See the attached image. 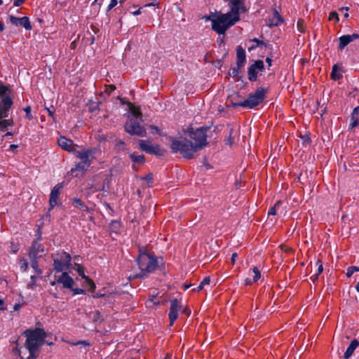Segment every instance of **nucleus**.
Masks as SVG:
<instances>
[{
    "instance_id": "49",
    "label": "nucleus",
    "mask_w": 359,
    "mask_h": 359,
    "mask_svg": "<svg viewBox=\"0 0 359 359\" xmlns=\"http://www.w3.org/2000/svg\"><path fill=\"white\" fill-rule=\"evenodd\" d=\"M115 88H116L114 85H109L107 86V90L109 91V93H111L115 90Z\"/></svg>"
},
{
    "instance_id": "20",
    "label": "nucleus",
    "mask_w": 359,
    "mask_h": 359,
    "mask_svg": "<svg viewBox=\"0 0 359 359\" xmlns=\"http://www.w3.org/2000/svg\"><path fill=\"white\" fill-rule=\"evenodd\" d=\"M283 22V19L276 9H274L271 16L267 19V25L270 27L278 26Z\"/></svg>"
},
{
    "instance_id": "37",
    "label": "nucleus",
    "mask_w": 359,
    "mask_h": 359,
    "mask_svg": "<svg viewBox=\"0 0 359 359\" xmlns=\"http://www.w3.org/2000/svg\"><path fill=\"white\" fill-rule=\"evenodd\" d=\"M337 69V67L336 65H334L332 67V77L334 80H337L341 76V75L340 74H337V72H336Z\"/></svg>"
},
{
    "instance_id": "33",
    "label": "nucleus",
    "mask_w": 359,
    "mask_h": 359,
    "mask_svg": "<svg viewBox=\"0 0 359 359\" xmlns=\"http://www.w3.org/2000/svg\"><path fill=\"white\" fill-rule=\"evenodd\" d=\"M31 259L32 267L34 269V271L37 273L41 274L42 272L40 270V269L39 267V264H38V261H37L38 259L35 258V259Z\"/></svg>"
},
{
    "instance_id": "48",
    "label": "nucleus",
    "mask_w": 359,
    "mask_h": 359,
    "mask_svg": "<svg viewBox=\"0 0 359 359\" xmlns=\"http://www.w3.org/2000/svg\"><path fill=\"white\" fill-rule=\"evenodd\" d=\"M237 257H238V255L236 252H234L231 255V260L232 264H235Z\"/></svg>"
},
{
    "instance_id": "21",
    "label": "nucleus",
    "mask_w": 359,
    "mask_h": 359,
    "mask_svg": "<svg viewBox=\"0 0 359 359\" xmlns=\"http://www.w3.org/2000/svg\"><path fill=\"white\" fill-rule=\"evenodd\" d=\"M236 65L239 67H243L245 62V52L241 46H238L236 49Z\"/></svg>"
},
{
    "instance_id": "22",
    "label": "nucleus",
    "mask_w": 359,
    "mask_h": 359,
    "mask_svg": "<svg viewBox=\"0 0 359 359\" xmlns=\"http://www.w3.org/2000/svg\"><path fill=\"white\" fill-rule=\"evenodd\" d=\"M359 346V341L356 339H354L351 341V344L348 346L346 351H345L344 354V359H348L352 354L353 353L354 351Z\"/></svg>"
},
{
    "instance_id": "43",
    "label": "nucleus",
    "mask_w": 359,
    "mask_h": 359,
    "mask_svg": "<svg viewBox=\"0 0 359 359\" xmlns=\"http://www.w3.org/2000/svg\"><path fill=\"white\" fill-rule=\"evenodd\" d=\"M118 4L117 0H111L109 4L108 5L107 11L111 10L113 8H114Z\"/></svg>"
},
{
    "instance_id": "1",
    "label": "nucleus",
    "mask_w": 359,
    "mask_h": 359,
    "mask_svg": "<svg viewBox=\"0 0 359 359\" xmlns=\"http://www.w3.org/2000/svg\"><path fill=\"white\" fill-rule=\"evenodd\" d=\"M23 334L27 337L25 343V348L18 346L15 351L20 359H35L38 356L39 348L44 343L46 337V332L40 328L27 330Z\"/></svg>"
},
{
    "instance_id": "35",
    "label": "nucleus",
    "mask_w": 359,
    "mask_h": 359,
    "mask_svg": "<svg viewBox=\"0 0 359 359\" xmlns=\"http://www.w3.org/2000/svg\"><path fill=\"white\" fill-rule=\"evenodd\" d=\"M281 204V202L280 201H278L275 205L271 207L268 212L269 215H276V208Z\"/></svg>"
},
{
    "instance_id": "25",
    "label": "nucleus",
    "mask_w": 359,
    "mask_h": 359,
    "mask_svg": "<svg viewBox=\"0 0 359 359\" xmlns=\"http://www.w3.org/2000/svg\"><path fill=\"white\" fill-rule=\"evenodd\" d=\"M77 155L76 156L81 160V161L84 163H90V161L89 158L90 155H91L93 152L92 150L88 149L84 150L83 151H76Z\"/></svg>"
},
{
    "instance_id": "38",
    "label": "nucleus",
    "mask_w": 359,
    "mask_h": 359,
    "mask_svg": "<svg viewBox=\"0 0 359 359\" xmlns=\"http://www.w3.org/2000/svg\"><path fill=\"white\" fill-rule=\"evenodd\" d=\"M339 15L337 12H331L329 15V20H334L336 22H339Z\"/></svg>"
},
{
    "instance_id": "5",
    "label": "nucleus",
    "mask_w": 359,
    "mask_h": 359,
    "mask_svg": "<svg viewBox=\"0 0 359 359\" xmlns=\"http://www.w3.org/2000/svg\"><path fill=\"white\" fill-rule=\"evenodd\" d=\"M172 151L173 153L180 152L184 158H190L193 157L194 154L197 151L194 144L186 139L172 140Z\"/></svg>"
},
{
    "instance_id": "7",
    "label": "nucleus",
    "mask_w": 359,
    "mask_h": 359,
    "mask_svg": "<svg viewBox=\"0 0 359 359\" xmlns=\"http://www.w3.org/2000/svg\"><path fill=\"white\" fill-rule=\"evenodd\" d=\"M266 91L263 88H258L255 93L250 95L248 99L237 104L239 107L253 108L259 104L265 98Z\"/></svg>"
},
{
    "instance_id": "9",
    "label": "nucleus",
    "mask_w": 359,
    "mask_h": 359,
    "mask_svg": "<svg viewBox=\"0 0 359 359\" xmlns=\"http://www.w3.org/2000/svg\"><path fill=\"white\" fill-rule=\"evenodd\" d=\"M139 146L142 151L148 154L158 156H162L163 154V150L161 149L158 144H152L149 140H139Z\"/></svg>"
},
{
    "instance_id": "50",
    "label": "nucleus",
    "mask_w": 359,
    "mask_h": 359,
    "mask_svg": "<svg viewBox=\"0 0 359 359\" xmlns=\"http://www.w3.org/2000/svg\"><path fill=\"white\" fill-rule=\"evenodd\" d=\"M158 3L151 2V3L147 4L146 5H144V7L155 6H158Z\"/></svg>"
},
{
    "instance_id": "32",
    "label": "nucleus",
    "mask_w": 359,
    "mask_h": 359,
    "mask_svg": "<svg viewBox=\"0 0 359 359\" xmlns=\"http://www.w3.org/2000/svg\"><path fill=\"white\" fill-rule=\"evenodd\" d=\"M92 320L95 323H100L103 320V318L100 313L97 311L93 313Z\"/></svg>"
},
{
    "instance_id": "47",
    "label": "nucleus",
    "mask_w": 359,
    "mask_h": 359,
    "mask_svg": "<svg viewBox=\"0 0 359 359\" xmlns=\"http://www.w3.org/2000/svg\"><path fill=\"white\" fill-rule=\"evenodd\" d=\"M215 18H216V15H207V16L204 17L205 21H211L212 23V20H214Z\"/></svg>"
},
{
    "instance_id": "19",
    "label": "nucleus",
    "mask_w": 359,
    "mask_h": 359,
    "mask_svg": "<svg viewBox=\"0 0 359 359\" xmlns=\"http://www.w3.org/2000/svg\"><path fill=\"white\" fill-rule=\"evenodd\" d=\"M261 278V272L256 266L253 267L248 273V276L245 279L246 285H251L257 282Z\"/></svg>"
},
{
    "instance_id": "55",
    "label": "nucleus",
    "mask_w": 359,
    "mask_h": 359,
    "mask_svg": "<svg viewBox=\"0 0 359 359\" xmlns=\"http://www.w3.org/2000/svg\"><path fill=\"white\" fill-rule=\"evenodd\" d=\"M47 111H48V113L49 116H52V117H53V116L54 111H52V110H50V109H47Z\"/></svg>"
},
{
    "instance_id": "17",
    "label": "nucleus",
    "mask_w": 359,
    "mask_h": 359,
    "mask_svg": "<svg viewBox=\"0 0 359 359\" xmlns=\"http://www.w3.org/2000/svg\"><path fill=\"white\" fill-rule=\"evenodd\" d=\"M58 283L62 285L64 288L72 289L74 286V281L72 278L69 276L67 272H62L57 280Z\"/></svg>"
},
{
    "instance_id": "41",
    "label": "nucleus",
    "mask_w": 359,
    "mask_h": 359,
    "mask_svg": "<svg viewBox=\"0 0 359 359\" xmlns=\"http://www.w3.org/2000/svg\"><path fill=\"white\" fill-rule=\"evenodd\" d=\"M73 204L76 207L82 208L83 206V203L81 201L80 198H75L73 199Z\"/></svg>"
},
{
    "instance_id": "16",
    "label": "nucleus",
    "mask_w": 359,
    "mask_h": 359,
    "mask_svg": "<svg viewBox=\"0 0 359 359\" xmlns=\"http://www.w3.org/2000/svg\"><path fill=\"white\" fill-rule=\"evenodd\" d=\"M359 39V34L354 33L352 34L342 35L339 38V46L338 49L342 50L345 47L348 45L351 42Z\"/></svg>"
},
{
    "instance_id": "46",
    "label": "nucleus",
    "mask_w": 359,
    "mask_h": 359,
    "mask_svg": "<svg viewBox=\"0 0 359 359\" xmlns=\"http://www.w3.org/2000/svg\"><path fill=\"white\" fill-rule=\"evenodd\" d=\"M144 180L149 184H151L152 182V180H153V176L151 174H149L147 175Z\"/></svg>"
},
{
    "instance_id": "13",
    "label": "nucleus",
    "mask_w": 359,
    "mask_h": 359,
    "mask_svg": "<svg viewBox=\"0 0 359 359\" xmlns=\"http://www.w3.org/2000/svg\"><path fill=\"white\" fill-rule=\"evenodd\" d=\"M10 22L15 26H22L26 30H31L32 29L31 22L28 17L18 18L13 15L10 16Z\"/></svg>"
},
{
    "instance_id": "26",
    "label": "nucleus",
    "mask_w": 359,
    "mask_h": 359,
    "mask_svg": "<svg viewBox=\"0 0 359 359\" xmlns=\"http://www.w3.org/2000/svg\"><path fill=\"white\" fill-rule=\"evenodd\" d=\"M210 282V279L209 277L205 278L197 287L192 288L191 292H199L203 290L204 286L206 285H209Z\"/></svg>"
},
{
    "instance_id": "60",
    "label": "nucleus",
    "mask_w": 359,
    "mask_h": 359,
    "mask_svg": "<svg viewBox=\"0 0 359 359\" xmlns=\"http://www.w3.org/2000/svg\"><path fill=\"white\" fill-rule=\"evenodd\" d=\"M266 62L269 64V66H271V59L269 58V57H267L266 59Z\"/></svg>"
},
{
    "instance_id": "4",
    "label": "nucleus",
    "mask_w": 359,
    "mask_h": 359,
    "mask_svg": "<svg viewBox=\"0 0 359 359\" xmlns=\"http://www.w3.org/2000/svg\"><path fill=\"white\" fill-rule=\"evenodd\" d=\"M240 20V16L229 11L216 15L212 20V29L218 34H224L226 31Z\"/></svg>"
},
{
    "instance_id": "14",
    "label": "nucleus",
    "mask_w": 359,
    "mask_h": 359,
    "mask_svg": "<svg viewBox=\"0 0 359 359\" xmlns=\"http://www.w3.org/2000/svg\"><path fill=\"white\" fill-rule=\"evenodd\" d=\"M62 187L63 186L62 184H57L52 189L49 197V210H52L55 205L58 204V197Z\"/></svg>"
},
{
    "instance_id": "12",
    "label": "nucleus",
    "mask_w": 359,
    "mask_h": 359,
    "mask_svg": "<svg viewBox=\"0 0 359 359\" xmlns=\"http://www.w3.org/2000/svg\"><path fill=\"white\" fill-rule=\"evenodd\" d=\"M229 6L231 9L230 11L238 16H240L241 13L248 11L245 5V0H229Z\"/></svg>"
},
{
    "instance_id": "64",
    "label": "nucleus",
    "mask_w": 359,
    "mask_h": 359,
    "mask_svg": "<svg viewBox=\"0 0 359 359\" xmlns=\"http://www.w3.org/2000/svg\"><path fill=\"white\" fill-rule=\"evenodd\" d=\"M355 289H356L357 292H359V282L356 284Z\"/></svg>"
},
{
    "instance_id": "29",
    "label": "nucleus",
    "mask_w": 359,
    "mask_h": 359,
    "mask_svg": "<svg viewBox=\"0 0 359 359\" xmlns=\"http://www.w3.org/2000/svg\"><path fill=\"white\" fill-rule=\"evenodd\" d=\"M243 67L236 66L233 68H231L229 72V74L230 76L236 78L238 76L240 70Z\"/></svg>"
},
{
    "instance_id": "11",
    "label": "nucleus",
    "mask_w": 359,
    "mask_h": 359,
    "mask_svg": "<svg viewBox=\"0 0 359 359\" xmlns=\"http://www.w3.org/2000/svg\"><path fill=\"white\" fill-rule=\"evenodd\" d=\"M264 68V64L262 60H257L248 68V79L250 81H255L257 79L258 73Z\"/></svg>"
},
{
    "instance_id": "44",
    "label": "nucleus",
    "mask_w": 359,
    "mask_h": 359,
    "mask_svg": "<svg viewBox=\"0 0 359 359\" xmlns=\"http://www.w3.org/2000/svg\"><path fill=\"white\" fill-rule=\"evenodd\" d=\"M191 285V284L183 283L178 287V289L185 291L188 290Z\"/></svg>"
},
{
    "instance_id": "27",
    "label": "nucleus",
    "mask_w": 359,
    "mask_h": 359,
    "mask_svg": "<svg viewBox=\"0 0 359 359\" xmlns=\"http://www.w3.org/2000/svg\"><path fill=\"white\" fill-rule=\"evenodd\" d=\"M90 163H84L83 161H81L75 165V168H72V171H74V170L84 171V170H86L90 167Z\"/></svg>"
},
{
    "instance_id": "24",
    "label": "nucleus",
    "mask_w": 359,
    "mask_h": 359,
    "mask_svg": "<svg viewBox=\"0 0 359 359\" xmlns=\"http://www.w3.org/2000/svg\"><path fill=\"white\" fill-rule=\"evenodd\" d=\"M75 270L77 271V273H79V275L80 276H81L83 278H84L87 280V282L88 283V284L90 285V290H94L95 288V283L91 280H90L88 276H86L84 274V268L82 266H81L79 264H76V267H75Z\"/></svg>"
},
{
    "instance_id": "23",
    "label": "nucleus",
    "mask_w": 359,
    "mask_h": 359,
    "mask_svg": "<svg viewBox=\"0 0 359 359\" xmlns=\"http://www.w3.org/2000/svg\"><path fill=\"white\" fill-rule=\"evenodd\" d=\"M359 124V107L353 109L351 115L350 128L352 129Z\"/></svg>"
},
{
    "instance_id": "8",
    "label": "nucleus",
    "mask_w": 359,
    "mask_h": 359,
    "mask_svg": "<svg viewBox=\"0 0 359 359\" xmlns=\"http://www.w3.org/2000/svg\"><path fill=\"white\" fill-rule=\"evenodd\" d=\"M71 255L66 252H62L58 254V257L54 259L53 268L56 271L61 272L69 269L71 264Z\"/></svg>"
},
{
    "instance_id": "6",
    "label": "nucleus",
    "mask_w": 359,
    "mask_h": 359,
    "mask_svg": "<svg viewBox=\"0 0 359 359\" xmlns=\"http://www.w3.org/2000/svg\"><path fill=\"white\" fill-rule=\"evenodd\" d=\"M207 128H199L196 129L191 128L189 130L191 143L194 144L195 149L197 151L202 149L207 144L206 132Z\"/></svg>"
},
{
    "instance_id": "52",
    "label": "nucleus",
    "mask_w": 359,
    "mask_h": 359,
    "mask_svg": "<svg viewBox=\"0 0 359 359\" xmlns=\"http://www.w3.org/2000/svg\"><path fill=\"white\" fill-rule=\"evenodd\" d=\"M141 9L142 8H140L138 10L135 11L134 13H133V15H138L141 13Z\"/></svg>"
},
{
    "instance_id": "30",
    "label": "nucleus",
    "mask_w": 359,
    "mask_h": 359,
    "mask_svg": "<svg viewBox=\"0 0 359 359\" xmlns=\"http://www.w3.org/2000/svg\"><path fill=\"white\" fill-rule=\"evenodd\" d=\"M159 300L156 298V296L153 295L150 299L147 302V306L151 307L154 305L159 304Z\"/></svg>"
},
{
    "instance_id": "36",
    "label": "nucleus",
    "mask_w": 359,
    "mask_h": 359,
    "mask_svg": "<svg viewBox=\"0 0 359 359\" xmlns=\"http://www.w3.org/2000/svg\"><path fill=\"white\" fill-rule=\"evenodd\" d=\"M21 262V264H20V270L22 272H25L27 271V268H28V262H27L26 259H20V261Z\"/></svg>"
},
{
    "instance_id": "56",
    "label": "nucleus",
    "mask_w": 359,
    "mask_h": 359,
    "mask_svg": "<svg viewBox=\"0 0 359 359\" xmlns=\"http://www.w3.org/2000/svg\"><path fill=\"white\" fill-rule=\"evenodd\" d=\"M81 208L84 211L89 212V208L84 204H83V206H82V208Z\"/></svg>"
},
{
    "instance_id": "10",
    "label": "nucleus",
    "mask_w": 359,
    "mask_h": 359,
    "mask_svg": "<svg viewBox=\"0 0 359 359\" xmlns=\"http://www.w3.org/2000/svg\"><path fill=\"white\" fill-rule=\"evenodd\" d=\"M182 309V304L181 302L175 299L171 301L170 311L168 313L169 320H170V325L172 326L175 321L177 319L179 316V312Z\"/></svg>"
},
{
    "instance_id": "18",
    "label": "nucleus",
    "mask_w": 359,
    "mask_h": 359,
    "mask_svg": "<svg viewBox=\"0 0 359 359\" xmlns=\"http://www.w3.org/2000/svg\"><path fill=\"white\" fill-rule=\"evenodd\" d=\"M58 145L69 152L76 153L74 144L72 140L61 136L57 140Z\"/></svg>"
},
{
    "instance_id": "63",
    "label": "nucleus",
    "mask_w": 359,
    "mask_h": 359,
    "mask_svg": "<svg viewBox=\"0 0 359 359\" xmlns=\"http://www.w3.org/2000/svg\"><path fill=\"white\" fill-rule=\"evenodd\" d=\"M165 359H171V355L170 354H166Z\"/></svg>"
},
{
    "instance_id": "34",
    "label": "nucleus",
    "mask_w": 359,
    "mask_h": 359,
    "mask_svg": "<svg viewBox=\"0 0 359 359\" xmlns=\"http://www.w3.org/2000/svg\"><path fill=\"white\" fill-rule=\"evenodd\" d=\"M251 42L255 43V45H252L251 46H250L248 48L249 51L254 50L257 47L264 44V42L258 39H253L252 40H251Z\"/></svg>"
},
{
    "instance_id": "59",
    "label": "nucleus",
    "mask_w": 359,
    "mask_h": 359,
    "mask_svg": "<svg viewBox=\"0 0 359 359\" xmlns=\"http://www.w3.org/2000/svg\"><path fill=\"white\" fill-rule=\"evenodd\" d=\"M4 30V25L3 22H0V32H3Z\"/></svg>"
},
{
    "instance_id": "3",
    "label": "nucleus",
    "mask_w": 359,
    "mask_h": 359,
    "mask_svg": "<svg viewBox=\"0 0 359 359\" xmlns=\"http://www.w3.org/2000/svg\"><path fill=\"white\" fill-rule=\"evenodd\" d=\"M140 273L130 276L129 278H143L158 268V258L149 253H140L137 258Z\"/></svg>"
},
{
    "instance_id": "51",
    "label": "nucleus",
    "mask_w": 359,
    "mask_h": 359,
    "mask_svg": "<svg viewBox=\"0 0 359 359\" xmlns=\"http://www.w3.org/2000/svg\"><path fill=\"white\" fill-rule=\"evenodd\" d=\"M21 308V304L20 303L15 304L13 306L14 311H18Z\"/></svg>"
},
{
    "instance_id": "31",
    "label": "nucleus",
    "mask_w": 359,
    "mask_h": 359,
    "mask_svg": "<svg viewBox=\"0 0 359 359\" xmlns=\"http://www.w3.org/2000/svg\"><path fill=\"white\" fill-rule=\"evenodd\" d=\"M359 271V267L356 266H351L347 269L346 276L350 278L355 272Z\"/></svg>"
},
{
    "instance_id": "28",
    "label": "nucleus",
    "mask_w": 359,
    "mask_h": 359,
    "mask_svg": "<svg viewBox=\"0 0 359 359\" xmlns=\"http://www.w3.org/2000/svg\"><path fill=\"white\" fill-rule=\"evenodd\" d=\"M130 157L134 163H143L144 162V156L143 155H135L130 154Z\"/></svg>"
},
{
    "instance_id": "2",
    "label": "nucleus",
    "mask_w": 359,
    "mask_h": 359,
    "mask_svg": "<svg viewBox=\"0 0 359 359\" xmlns=\"http://www.w3.org/2000/svg\"><path fill=\"white\" fill-rule=\"evenodd\" d=\"M128 105L129 107V114L128 116V121L124 126L126 132L131 135L146 136V130L141 125L142 118L140 108L130 102L128 103Z\"/></svg>"
},
{
    "instance_id": "15",
    "label": "nucleus",
    "mask_w": 359,
    "mask_h": 359,
    "mask_svg": "<svg viewBox=\"0 0 359 359\" xmlns=\"http://www.w3.org/2000/svg\"><path fill=\"white\" fill-rule=\"evenodd\" d=\"M44 252V247L39 243V241H33L32 246L29 248V259H38L41 256Z\"/></svg>"
},
{
    "instance_id": "57",
    "label": "nucleus",
    "mask_w": 359,
    "mask_h": 359,
    "mask_svg": "<svg viewBox=\"0 0 359 359\" xmlns=\"http://www.w3.org/2000/svg\"><path fill=\"white\" fill-rule=\"evenodd\" d=\"M81 208L84 211L89 212V208L84 204H83V206H82V208Z\"/></svg>"
},
{
    "instance_id": "42",
    "label": "nucleus",
    "mask_w": 359,
    "mask_h": 359,
    "mask_svg": "<svg viewBox=\"0 0 359 359\" xmlns=\"http://www.w3.org/2000/svg\"><path fill=\"white\" fill-rule=\"evenodd\" d=\"M297 28H298V30L299 32H304V21L302 20H298V22H297Z\"/></svg>"
},
{
    "instance_id": "58",
    "label": "nucleus",
    "mask_w": 359,
    "mask_h": 359,
    "mask_svg": "<svg viewBox=\"0 0 359 359\" xmlns=\"http://www.w3.org/2000/svg\"><path fill=\"white\" fill-rule=\"evenodd\" d=\"M4 309V301L0 299V311Z\"/></svg>"
},
{
    "instance_id": "45",
    "label": "nucleus",
    "mask_w": 359,
    "mask_h": 359,
    "mask_svg": "<svg viewBox=\"0 0 359 359\" xmlns=\"http://www.w3.org/2000/svg\"><path fill=\"white\" fill-rule=\"evenodd\" d=\"M25 0H13L14 6H20L24 3Z\"/></svg>"
},
{
    "instance_id": "53",
    "label": "nucleus",
    "mask_w": 359,
    "mask_h": 359,
    "mask_svg": "<svg viewBox=\"0 0 359 359\" xmlns=\"http://www.w3.org/2000/svg\"><path fill=\"white\" fill-rule=\"evenodd\" d=\"M26 113H27V116H29V114H30V111H31V108L30 107H27L26 109H25Z\"/></svg>"
},
{
    "instance_id": "62",
    "label": "nucleus",
    "mask_w": 359,
    "mask_h": 359,
    "mask_svg": "<svg viewBox=\"0 0 359 359\" xmlns=\"http://www.w3.org/2000/svg\"><path fill=\"white\" fill-rule=\"evenodd\" d=\"M233 142V140L231 139V137H229L228 140H227V144H231Z\"/></svg>"
},
{
    "instance_id": "61",
    "label": "nucleus",
    "mask_w": 359,
    "mask_h": 359,
    "mask_svg": "<svg viewBox=\"0 0 359 359\" xmlns=\"http://www.w3.org/2000/svg\"><path fill=\"white\" fill-rule=\"evenodd\" d=\"M10 148L11 150H14L17 148V145H15V144H11L10 145Z\"/></svg>"
},
{
    "instance_id": "40",
    "label": "nucleus",
    "mask_w": 359,
    "mask_h": 359,
    "mask_svg": "<svg viewBox=\"0 0 359 359\" xmlns=\"http://www.w3.org/2000/svg\"><path fill=\"white\" fill-rule=\"evenodd\" d=\"M316 264L318 265V269L317 272L316 273V276H318L319 274H320L323 271V266L322 262L320 260H318L316 262Z\"/></svg>"
},
{
    "instance_id": "54",
    "label": "nucleus",
    "mask_w": 359,
    "mask_h": 359,
    "mask_svg": "<svg viewBox=\"0 0 359 359\" xmlns=\"http://www.w3.org/2000/svg\"><path fill=\"white\" fill-rule=\"evenodd\" d=\"M104 187L102 186V187L95 188V189L93 190V191L94 192V191H102V190H104Z\"/></svg>"
},
{
    "instance_id": "39",
    "label": "nucleus",
    "mask_w": 359,
    "mask_h": 359,
    "mask_svg": "<svg viewBox=\"0 0 359 359\" xmlns=\"http://www.w3.org/2000/svg\"><path fill=\"white\" fill-rule=\"evenodd\" d=\"M73 345L74 346H81L83 347H88L90 346V343L88 341H79L76 343H74Z\"/></svg>"
}]
</instances>
